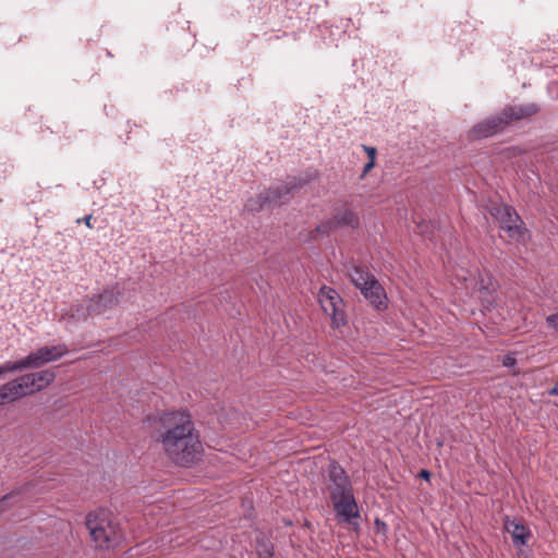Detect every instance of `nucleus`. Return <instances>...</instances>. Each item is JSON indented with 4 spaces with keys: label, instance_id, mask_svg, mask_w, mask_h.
I'll return each instance as SVG.
<instances>
[{
    "label": "nucleus",
    "instance_id": "1",
    "mask_svg": "<svg viewBox=\"0 0 558 558\" xmlns=\"http://www.w3.org/2000/svg\"><path fill=\"white\" fill-rule=\"evenodd\" d=\"M151 437L173 463L190 466L203 454V444L190 412L169 410L147 420Z\"/></svg>",
    "mask_w": 558,
    "mask_h": 558
},
{
    "label": "nucleus",
    "instance_id": "2",
    "mask_svg": "<svg viewBox=\"0 0 558 558\" xmlns=\"http://www.w3.org/2000/svg\"><path fill=\"white\" fill-rule=\"evenodd\" d=\"M86 526L96 547L108 548L118 536V523L112 513L98 509L88 513Z\"/></svg>",
    "mask_w": 558,
    "mask_h": 558
},
{
    "label": "nucleus",
    "instance_id": "3",
    "mask_svg": "<svg viewBox=\"0 0 558 558\" xmlns=\"http://www.w3.org/2000/svg\"><path fill=\"white\" fill-rule=\"evenodd\" d=\"M490 215L499 222L500 229L510 242L523 243L529 232L518 214L507 205H497L490 209Z\"/></svg>",
    "mask_w": 558,
    "mask_h": 558
},
{
    "label": "nucleus",
    "instance_id": "4",
    "mask_svg": "<svg viewBox=\"0 0 558 558\" xmlns=\"http://www.w3.org/2000/svg\"><path fill=\"white\" fill-rule=\"evenodd\" d=\"M118 302L117 293L113 290H106L89 300L87 307L81 304L72 305L65 315L76 320L85 319L87 316L105 315L114 308Z\"/></svg>",
    "mask_w": 558,
    "mask_h": 558
},
{
    "label": "nucleus",
    "instance_id": "5",
    "mask_svg": "<svg viewBox=\"0 0 558 558\" xmlns=\"http://www.w3.org/2000/svg\"><path fill=\"white\" fill-rule=\"evenodd\" d=\"M352 283L377 308L386 307L387 298L383 287L367 271L354 268L350 274Z\"/></svg>",
    "mask_w": 558,
    "mask_h": 558
},
{
    "label": "nucleus",
    "instance_id": "6",
    "mask_svg": "<svg viewBox=\"0 0 558 558\" xmlns=\"http://www.w3.org/2000/svg\"><path fill=\"white\" fill-rule=\"evenodd\" d=\"M529 113L530 112L523 110L522 108H509L505 110L504 118L494 117L476 124L471 131V136L473 138L492 136L498 131L502 130L504 125L509 121L520 119Z\"/></svg>",
    "mask_w": 558,
    "mask_h": 558
},
{
    "label": "nucleus",
    "instance_id": "7",
    "mask_svg": "<svg viewBox=\"0 0 558 558\" xmlns=\"http://www.w3.org/2000/svg\"><path fill=\"white\" fill-rule=\"evenodd\" d=\"M318 301L323 311L331 318L332 327L339 328L345 324L343 302L336 290L329 287L320 288Z\"/></svg>",
    "mask_w": 558,
    "mask_h": 558
},
{
    "label": "nucleus",
    "instance_id": "8",
    "mask_svg": "<svg viewBox=\"0 0 558 558\" xmlns=\"http://www.w3.org/2000/svg\"><path fill=\"white\" fill-rule=\"evenodd\" d=\"M465 281V288L471 289V295L481 301L488 310L495 301L496 282L493 277L488 272H480L477 276L466 278Z\"/></svg>",
    "mask_w": 558,
    "mask_h": 558
},
{
    "label": "nucleus",
    "instance_id": "9",
    "mask_svg": "<svg viewBox=\"0 0 558 558\" xmlns=\"http://www.w3.org/2000/svg\"><path fill=\"white\" fill-rule=\"evenodd\" d=\"M331 499L337 517L348 523L359 518L360 512L352 490H331Z\"/></svg>",
    "mask_w": 558,
    "mask_h": 558
},
{
    "label": "nucleus",
    "instance_id": "10",
    "mask_svg": "<svg viewBox=\"0 0 558 558\" xmlns=\"http://www.w3.org/2000/svg\"><path fill=\"white\" fill-rule=\"evenodd\" d=\"M69 352L64 344L43 347L26 356L29 368H38L47 363L57 361Z\"/></svg>",
    "mask_w": 558,
    "mask_h": 558
},
{
    "label": "nucleus",
    "instance_id": "11",
    "mask_svg": "<svg viewBox=\"0 0 558 558\" xmlns=\"http://www.w3.org/2000/svg\"><path fill=\"white\" fill-rule=\"evenodd\" d=\"M54 379V373L51 371H41L21 376V381L26 389L27 395L40 391L48 387Z\"/></svg>",
    "mask_w": 558,
    "mask_h": 558
},
{
    "label": "nucleus",
    "instance_id": "12",
    "mask_svg": "<svg viewBox=\"0 0 558 558\" xmlns=\"http://www.w3.org/2000/svg\"><path fill=\"white\" fill-rule=\"evenodd\" d=\"M25 396L28 395L24 388L23 383L21 381V377H19L0 387V405L13 402Z\"/></svg>",
    "mask_w": 558,
    "mask_h": 558
},
{
    "label": "nucleus",
    "instance_id": "13",
    "mask_svg": "<svg viewBox=\"0 0 558 558\" xmlns=\"http://www.w3.org/2000/svg\"><path fill=\"white\" fill-rule=\"evenodd\" d=\"M505 530L511 535L515 547L524 546L531 537L527 527L515 521L507 520L505 522Z\"/></svg>",
    "mask_w": 558,
    "mask_h": 558
},
{
    "label": "nucleus",
    "instance_id": "14",
    "mask_svg": "<svg viewBox=\"0 0 558 558\" xmlns=\"http://www.w3.org/2000/svg\"><path fill=\"white\" fill-rule=\"evenodd\" d=\"M329 477L333 484L331 490H347L351 489L348 477L344 471L338 465H331L329 470Z\"/></svg>",
    "mask_w": 558,
    "mask_h": 558
},
{
    "label": "nucleus",
    "instance_id": "15",
    "mask_svg": "<svg viewBox=\"0 0 558 558\" xmlns=\"http://www.w3.org/2000/svg\"><path fill=\"white\" fill-rule=\"evenodd\" d=\"M26 368H29L28 364L26 363V357L20 361H9L0 366V375L19 372Z\"/></svg>",
    "mask_w": 558,
    "mask_h": 558
},
{
    "label": "nucleus",
    "instance_id": "16",
    "mask_svg": "<svg viewBox=\"0 0 558 558\" xmlns=\"http://www.w3.org/2000/svg\"><path fill=\"white\" fill-rule=\"evenodd\" d=\"M335 220L339 225L354 226L357 223L359 218L351 209H343L335 216Z\"/></svg>",
    "mask_w": 558,
    "mask_h": 558
},
{
    "label": "nucleus",
    "instance_id": "17",
    "mask_svg": "<svg viewBox=\"0 0 558 558\" xmlns=\"http://www.w3.org/2000/svg\"><path fill=\"white\" fill-rule=\"evenodd\" d=\"M547 326L558 330V311L554 314H550L546 317Z\"/></svg>",
    "mask_w": 558,
    "mask_h": 558
},
{
    "label": "nucleus",
    "instance_id": "18",
    "mask_svg": "<svg viewBox=\"0 0 558 558\" xmlns=\"http://www.w3.org/2000/svg\"><path fill=\"white\" fill-rule=\"evenodd\" d=\"M363 149L366 153L368 160L376 161L377 149L375 147L363 145Z\"/></svg>",
    "mask_w": 558,
    "mask_h": 558
},
{
    "label": "nucleus",
    "instance_id": "19",
    "mask_svg": "<svg viewBox=\"0 0 558 558\" xmlns=\"http://www.w3.org/2000/svg\"><path fill=\"white\" fill-rule=\"evenodd\" d=\"M14 498V495H8L0 500V513L9 507L10 501Z\"/></svg>",
    "mask_w": 558,
    "mask_h": 558
},
{
    "label": "nucleus",
    "instance_id": "20",
    "mask_svg": "<svg viewBox=\"0 0 558 558\" xmlns=\"http://www.w3.org/2000/svg\"><path fill=\"white\" fill-rule=\"evenodd\" d=\"M245 208L250 211H256L263 208V205H256L253 201H248L245 205Z\"/></svg>",
    "mask_w": 558,
    "mask_h": 558
},
{
    "label": "nucleus",
    "instance_id": "21",
    "mask_svg": "<svg viewBox=\"0 0 558 558\" xmlns=\"http://www.w3.org/2000/svg\"><path fill=\"white\" fill-rule=\"evenodd\" d=\"M376 161L368 160L367 163H365L363 171H362V178H364L374 167Z\"/></svg>",
    "mask_w": 558,
    "mask_h": 558
},
{
    "label": "nucleus",
    "instance_id": "22",
    "mask_svg": "<svg viewBox=\"0 0 558 558\" xmlns=\"http://www.w3.org/2000/svg\"><path fill=\"white\" fill-rule=\"evenodd\" d=\"M375 525H376V529L377 531H383L385 532L387 530V525L385 522L380 521L379 519H376L375 521Z\"/></svg>",
    "mask_w": 558,
    "mask_h": 558
},
{
    "label": "nucleus",
    "instance_id": "23",
    "mask_svg": "<svg viewBox=\"0 0 558 558\" xmlns=\"http://www.w3.org/2000/svg\"><path fill=\"white\" fill-rule=\"evenodd\" d=\"M514 363H515V360H514V357H511V356H506L504 360L505 366H512V365H514Z\"/></svg>",
    "mask_w": 558,
    "mask_h": 558
},
{
    "label": "nucleus",
    "instance_id": "24",
    "mask_svg": "<svg viewBox=\"0 0 558 558\" xmlns=\"http://www.w3.org/2000/svg\"><path fill=\"white\" fill-rule=\"evenodd\" d=\"M260 555V558H271L272 556V553L270 551V549H265L263 553H259Z\"/></svg>",
    "mask_w": 558,
    "mask_h": 558
},
{
    "label": "nucleus",
    "instance_id": "25",
    "mask_svg": "<svg viewBox=\"0 0 558 558\" xmlns=\"http://www.w3.org/2000/svg\"><path fill=\"white\" fill-rule=\"evenodd\" d=\"M420 476H421L422 478H424V480H428V478H429V476H430V474H429V472H428L427 470H422V471L420 472Z\"/></svg>",
    "mask_w": 558,
    "mask_h": 558
},
{
    "label": "nucleus",
    "instance_id": "26",
    "mask_svg": "<svg viewBox=\"0 0 558 558\" xmlns=\"http://www.w3.org/2000/svg\"><path fill=\"white\" fill-rule=\"evenodd\" d=\"M549 395L551 396H558V380H557V384L555 387H553L550 390H549Z\"/></svg>",
    "mask_w": 558,
    "mask_h": 558
},
{
    "label": "nucleus",
    "instance_id": "27",
    "mask_svg": "<svg viewBox=\"0 0 558 558\" xmlns=\"http://www.w3.org/2000/svg\"><path fill=\"white\" fill-rule=\"evenodd\" d=\"M90 220H92V216H86V217L84 218V222H85V225H86L87 227H89V228L92 227V225H90Z\"/></svg>",
    "mask_w": 558,
    "mask_h": 558
},
{
    "label": "nucleus",
    "instance_id": "28",
    "mask_svg": "<svg viewBox=\"0 0 558 558\" xmlns=\"http://www.w3.org/2000/svg\"><path fill=\"white\" fill-rule=\"evenodd\" d=\"M272 193H274V192L269 191V192L267 193V195L264 197V199H265V201H269V202L274 201V199H272V197L270 196V194H272Z\"/></svg>",
    "mask_w": 558,
    "mask_h": 558
}]
</instances>
